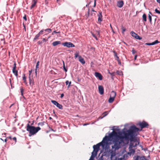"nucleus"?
I'll return each mask as SVG.
<instances>
[{
  "label": "nucleus",
  "instance_id": "bb28decb",
  "mask_svg": "<svg viewBox=\"0 0 160 160\" xmlns=\"http://www.w3.org/2000/svg\"><path fill=\"white\" fill-rule=\"evenodd\" d=\"M121 29L122 30V33L123 34H124V32L126 30V29L123 27L122 25L121 26Z\"/></svg>",
  "mask_w": 160,
  "mask_h": 160
},
{
  "label": "nucleus",
  "instance_id": "72a5a7b5",
  "mask_svg": "<svg viewBox=\"0 0 160 160\" xmlns=\"http://www.w3.org/2000/svg\"><path fill=\"white\" fill-rule=\"evenodd\" d=\"M136 37L135 38H136L137 39L140 40L142 39V38L140 37L139 35H138V34H137V35L136 36Z\"/></svg>",
  "mask_w": 160,
  "mask_h": 160
},
{
  "label": "nucleus",
  "instance_id": "cd10ccee",
  "mask_svg": "<svg viewBox=\"0 0 160 160\" xmlns=\"http://www.w3.org/2000/svg\"><path fill=\"white\" fill-rule=\"evenodd\" d=\"M20 92L21 93V95L24 98L23 94V92L24 91V89L22 87H21L20 88Z\"/></svg>",
  "mask_w": 160,
  "mask_h": 160
},
{
  "label": "nucleus",
  "instance_id": "a211bd4d",
  "mask_svg": "<svg viewBox=\"0 0 160 160\" xmlns=\"http://www.w3.org/2000/svg\"><path fill=\"white\" fill-rule=\"evenodd\" d=\"M98 152H96V151H94V150H93V151L92 152V156H93L94 157H95L97 155V153Z\"/></svg>",
  "mask_w": 160,
  "mask_h": 160
},
{
  "label": "nucleus",
  "instance_id": "f8f14e48",
  "mask_svg": "<svg viewBox=\"0 0 160 160\" xmlns=\"http://www.w3.org/2000/svg\"><path fill=\"white\" fill-rule=\"evenodd\" d=\"M12 73L14 74L15 76L16 77L17 79L18 78V71L17 70H16V69H12Z\"/></svg>",
  "mask_w": 160,
  "mask_h": 160
},
{
  "label": "nucleus",
  "instance_id": "a19ab883",
  "mask_svg": "<svg viewBox=\"0 0 160 160\" xmlns=\"http://www.w3.org/2000/svg\"><path fill=\"white\" fill-rule=\"evenodd\" d=\"M154 42V43L155 44H157L159 42L158 40H155Z\"/></svg>",
  "mask_w": 160,
  "mask_h": 160
},
{
  "label": "nucleus",
  "instance_id": "4c0bfd02",
  "mask_svg": "<svg viewBox=\"0 0 160 160\" xmlns=\"http://www.w3.org/2000/svg\"><path fill=\"white\" fill-rule=\"evenodd\" d=\"M79 56V55H78V53L77 52L75 54V58H76L78 57V56Z\"/></svg>",
  "mask_w": 160,
  "mask_h": 160
},
{
  "label": "nucleus",
  "instance_id": "864d4df0",
  "mask_svg": "<svg viewBox=\"0 0 160 160\" xmlns=\"http://www.w3.org/2000/svg\"><path fill=\"white\" fill-rule=\"evenodd\" d=\"M42 41H43V42H47V41H48V40H46V39L45 38H43L42 39Z\"/></svg>",
  "mask_w": 160,
  "mask_h": 160
},
{
  "label": "nucleus",
  "instance_id": "6e6d98bb",
  "mask_svg": "<svg viewBox=\"0 0 160 160\" xmlns=\"http://www.w3.org/2000/svg\"><path fill=\"white\" fill-rule=\"evenodd\" d=\"M64 96V95L63 93L61 94V95L60 98H62Z\"/></svg>",
  "mask_w": 160,
  "mask_h": 160
},
{
  "label": "nucleus",
  "instance_id": "2f4dec72",
  "mask_svg": "<svg viewBox=\"0 0 160 160\" xmlns=\"http://www.w3.org/2000/svg\"><path fill=\"white\" fill-rule=\"evenodd\" d=\"M140 160H148V159H147L145 156H143L140 157Z\"/></svg>",
  "mask_w": 160,
  "mask_h": 160
},
{
  "label": "nucleus",
  "instance_id": "ea45409f",
  "mask_svg": "<svg viewBox=\"0 0 160 160\" xmlns=\"http://www.w3.org/2000/svg\"><path fill=\"white\" fill-rule=\"evenodd\" d=\"M16 64L15 62L13 64V67L12 69H16Z\"/></svg>",
  "mask_w": 160,
  "mask_h": 160
},
{
  "label": "nucleus",
  "instance_id": "7ed1b4c3",
  "mask_svg": "<svg viewBox=\"0 0 160 160\" xmlns=\"http://www.w3.org/2000/svg\"><path fill=\"white\" fill-rule=\"evenodd\" d=\"M139 125L141 129L145 128H148L149 126L148 123L144 121H143L142 122H139Z\"/></svg>",
  "mask_w": 160,
  "mask_h": 160
},
{
  "label": "nucleus",
  "instance_id": "09e8293b",
  "mask_svg": "<svg viewBox=\"0 0 160 160\" xmlns=\"http://www.w3.org/2000/svg\"><path fill=\"white\" fill-rule=\"evenodd\" d=\"M23 18L26 21L27 20V19L26 18V15H25L23 17Z\"/></svg>",
  "mask_w": 160,
  "mask_h": 160
},
{
  "label": "nucleus",
  "instance_id": "c9c22d12",
  "mask_svg": "<svg viewBox=\"0 0 160 160\" xmlns=\"http://www.w3.org/2000/svg\"><path fill=\"white\" fill-rule=\"evenodd\" d=\"M44 30L45 29H43L41 31H40L39 32V33L40 34V35H42V34L43 33L42 32L44 31Z\"/></svg>",
  "mask_w": 160,
  "mask_h": 160
},
{
  "label": "nucleus",
  "instance_id": "13d9d810",
  "mask_svg": "<svg viewBox=\"0 0 160 160\" xmlns=\"http://www.w3.org/2000/svg\"><path fill=\"white\" fill-rule=\"evenodd\" d=\"M1 41H4V43H5V41H4V38H2L1 39Z\"/></svg>",
  "mask_w": 160,
  "mask_h": 160
},
{
  "label": "nucleus",
  "instance_id": "4be33fe9",
  "mask_svg": "<svg viewBox=\"0 0 160 160\" xmlns=\"http://www.w3.org/2000/svg\"><path fill=\"white\" fill-rule=\"evenodd\" d=\"M142 19L143 21L144 22H146L147 21V17L146 14L145 13H144L143 14L142 16Z\"/></svg>",
  "mask_w": 160,
  "mask_h": 160
},
{
  "label": "nucleus",
  "instance_id": "f03ea898",
  "mask_svg": "<svg viewBox=\"0 0 160 160\" xmlns=\"http://www.w3.org/2000/svg\"><path fill=\"white\" fill-rule=\"evenodd\" d=\"M41 129V128L39 127H35L30 125L28 123L27 125L26 130L29 132L28 136L31 137L37 133Z\"/></svg>",
  "mask_w": 160,
  "mask_h": 160
},
{
  "label": "nucleus",
  "instance_id": "37998d69",
  "mask_svg": "<svg viewBox=\"0 0 160 160\" xmlns=\"http://www.w3.org/2000/svg\"><path fill=\"white\" fill-rule=\"evenodd\" d=\"M113 52L114 53V56L115 57H116L118 56L117 54L115 51H113Z\"/></svg>",
  "mask_w": 160,
  "mask_h": 160
},
{
  "label": "nucleus",
  "instance_id": "f3484780",
  "mask_svg": "<svg viewBox=\"0 0 160 160\" xmlns=\"http://www.w3.org/2000/svg\"><path fill=\"white\" fill-rule=\"evenodd\" d=\"M22 79L24 81V82L25 83V84L26 85H27L28 83L26 81V77L25 76V74L24 73L23 75Z\"/></svg>",
  "mask_w": 160,
  "mask_h": 160
},
{
  "label": "nucleus",
  "instance_id": "4468645a",
  "mask_svg": "<svg viewBox=\"0 0 160 160\" xmlns=\"http://www.w3.org/2000/svg\"><path fill=\"white\" fill-rule=\"evenodd\" d=\"M93 148L94 151H96V152H98L100 149L99 147L97 146V145H93Z\"/></svg>",
  "mask_w": 160,
  "mask_h": 160
},
{
  "label": "nucleus",
  "instance_id": "7c9ffc66",
  "mask_svg": "<svg viewBox=\"0 0 160 160\" xmlns=\"http://www.w3.org/2000/svg\"><path fill=\"white\" fill-rule=\"evenodd\" d=\"M65 83H66V85H68V84H69L68 85V88L70 86V85L71 83V82H69L67 80L66 81Z\"/></svg>",
  "mask_w": 160,
  "mask_h": 160
},
{
  "label": "nucleus",
  "instance_id": "9d476101",
  "mask_svg": "<svg viewBox=\"0 0 160 160\" xmlns=\"http://www.w3.org/2000/svg\"><path fill=\"white\" fill-rule=\"evenodd\" d=\"M37 0H32V4L30 8L31 9H32L35 6L37 3Z\"/></svg>",
  "mask_w": 160,
  "mask_h": 160
},
{
  "label": "nucleus",
  "instance_id": "5701e85b",
  "mask_svg": "<svg viewBox=\"0 0 160 160\" xmlns=\"http://www.w3.org/2000/svg\"><path fill=\"white\" fill-rule=\"evenodd\" d=\"M114 98L110 97L108 100V102L110 103H112L114 101Z\"/></svg>",
  "mask_w": 160,
  "mask_h": 160
},
{
  "label": "nucleus",
  "instance_id": "20e7f679",
  "mask_svg": "<svg viewBox=\"0 0 160 160\" xmlns=\"http://www.w3.org/2000/svg\"><path fill=\"white\" fill-rule=\"evenodd\" d=\"M62 45L64 47H66L68 48L74 47V45L71 42H66L62 44Z\"/></svg>",
  "mask_w": 160,
  "mask_h": 160
},
{
  "label": "nucleus",
  "instance_id": "2eb2a0df",
  "mask_svg": "<svg viewBox=\"0 0 160 160\" xmlns=\"http://www.w3.org/2000/svg\"><path fill=\"white\" fill-rule=\"evenodd\" d=\"M152 13L151 12H149V13L148 15V17L149 19V22L150 23H152Z\"/></svg>",
  "mask_w": 160,
  "mask_h": 160
},
{
  "label": "nucleus",
  "instance_id": "de8ad7c7",
  "mask_svg": "<svg viewBox=\"0 0 160 160\" xmlns=\"http://www.w3.org/2000/svg\"><path fill=\"white\" fill-rule=\"evenodd\" d=\"M118 62V64H119V65H121V61H120V60H118V61H117Z\"/></svg>",
  "mask_w": 160,
  "mask_h": 160
},
{
  "label": "nucleus",
  "instance_id": "58836bf2",
  "mask_svg": "<svg viewBox=\"0 0 160 160\" xmlns=\"http://www.w3.org/2000/svg\"><path fill=\"white\" fill-rule=\"evenodd\" d=\"M32 72V70H30L29 71V77H31V75Z\"/></svg>",
  "mask_w": 160,
  "mask_h": 160
},
{
  "label": "nucleus",
  "instance_id": "423d86ee",
  "mask_svg": "<svg viewBox=\"0 0 160 160\" xmlns=\"http://www.w3.org/2000/svg\"><path fill=\"white\" fill-rule=\"evenodd\" d=\"M29 81L30 86L32 87L34 85V81L32 77H29Z\"/></svg>",
  "mask_w": 160,
  "mask_h": 160
},
{
  "label": "nucleus",
  "instance_id": "338daca9",
  "mask_svg": "<svg viewBox=\"0 0 160 160\" xmlns=\"http://www.w3.org/2000/svg\"><path fill=\"white\" fill-rule=\"evenodd\" d=\"M155 45V44L154 42L151 43L152 45Z\"/></svg>",
  "mask_w": 160,
  "mask_h": 160
},
{
  "label": "nucleus",
  "instance_id": "f257e3e1",
  "mask_svg": "<svg viewBox=\"0 0 160 160\" xmlns=\"http://www.w3.org/2000/svg\"><path fill=\"white\" fill-rule=\"evenodd\" d=\"M117 127L118 128V126ZM113 130V131L109 134V136H105L102 142L97 144V146L99 148L101 146L104 147L109 141L112 140L114 145L112 146V149H114L115 150H118L120 148V144L123 142L124 140H129L130 138L131 141H133L135 132L139 131V129L135 125H133L128 130L125 128L122 131L118 128Z\"/></svg>",
  "mask_w": 160,
  "mask_h": 160
},
{
  "label": "nucleus",
  "instance_id": "6e6552de",
  "mask_svg": "<svg viewBox=\"0 0 160 160\" xmlns=\"http://www.w3.org/2000/svg\"><path fill=\"white\" fill-rule=\"evenodd\" d=\"M99 93L100 95H102L104 93V89L102 86L99 85L98 87Z\"/></svg>",
  "mask_w": 160,
  "mask_h": 160
},
{
  "label": "nucleus",
  "instance_id": "c756f323",
  "mask_svg": "<svg viewBox=\"0 0 160 160\" xmlns=\"http://www.w3.org/2000/svg\"><path fill=\"white\" fill-rule=\"evenodd\" d=\"M52 103L54 105L56 106L58 104V102L54 100H52L51 101Z\"/></svg>",
  "mask_w": 160,
  "mask_h": 160
},
{
  "label": "nucleus",
  "instance_id": "f704fd0d",
  "mask_svg": "<svg viewBox=\"0 0 160 160\" xmlns=\"http://www.w3.org/2000/svg\"><path fill=\"white\" fill-rule=\"evenodd\" d=\"M60 33V31H58V32H57L56 31V30H54V31L52 32V35H53L54 34V33Z\"/></svg>",
  "mask_w": 160,
  "mask_h": 160
},
{
  "label": "nucleus",
  "instance_id": "79ce46f5",
  "mask_svg": "<svg viewBox=\"0 0 160 160\" xmlns=\"http://www.w3.org/2000/svg\"><path fill=\"white\" fill-rule=\"evenodd\" d=\"M94 158V157H93L92 156H91L89 160H93Z\"/></svg>",
  "mask_w": 160,
  "mask_h": 160
},
{
  "label": "nucleus",
  "instance_id": "aec40b11",
  "mask_svg": "<svg viewBox=\"0 0 160 160\" xmlns=\"http://www.w3.org/2000/svg\"><path fill=\"white\" fill-rule=\"evenodd\" d=\"M56 106L59 109H63V107H62V105L58 103V104H57L56 105Z\"/></svg>",
  "mask_w": 160,
  "mask_h": 160
},
{
  "label": "nucleus",
  "instance_id": "ddd939ff",
  "mask_svg": "<svg viewBox=\"0 0 160 160\" xmlns=\"http://www.w3.org/2000/svg\"><path fill=\"white\" fill-rule=\"evenodd\" d=\"M116 92L114 91H112L111 93L110 97L115 98L116 96Z\"/></svg>",
  "mask_w": 160,
  "mask_h": 160
},
{
  "label": "nucleus",
  "instance_id": "473e14b6",
  "mask_svg": "<svg viewBox=\"0 0 160 160\" xmlns=\"http://www.w3.org/2000/svg\"><path fill=\"white\" fill-rule=\"evenodd\" d=\"M45 122H39L38 123V126H43L44 125Z\"/></svg>",
  "mask_w": 160,
  "mask_h": 160
},
{
  "label": "nucleus",
  "instance_id": "1a4fd4ad",
  "mask_svg": "<svg viewBox=\"0 0 160 160\" xmlns=\"http://www.w3.org/2000/svg\"><path fill=\"white\" fill-rule=\"evenodd\" d=\"M124 4V2L122 0H120L119 1H118L117 4V7L119 8H121L122 7Z\"/></svg>",
  "mask_w": 160,
  "mask_h": 160
},
{
  "label": "nucleus",
  "instance_id": "052dcab7",
  "mask_svg": "<svg viewBox=\"0 0 160 160\" xmlns=\"http://www.w3.org/2000/svg\"><path fill=\"white\" fill-rule=\"evenodd\" d=\"M23 26L24 27V30H25V31H26V27H25V25L24 24V23H23Z\"/></svg>",
  "mask_w": 160,
  "mask_h": 160
},
{
  "label": "nucleus",
  "instance_id": "8fccbe9b",
  "mask_svg": "<svg viewBox=\"0 0 160 160\" xmlns=\"http://www.w3.org/2000/svg\"><path fill=\"white\" fill-rule=\"evenodd\" d=\"M12 139L15 141L16 142H17V139L15 137H14L12 138Z\"/></svg>",
  "mask_w": 160,
  "mask_h": 160
},
{
  "label": "nucleus",
  "instance_id": "6ab92c4d",
  "mask_svg": "<svg viewBox=\"0 0 160 160\" xmlns=\"http://www.w3.org/2000/svg\"><path fill=\"white\" fill-rule=\"evenodd\" d=\"M40 35L39 33H38V34H36L35 35L34 38H33V41H35L37 39H38V38L40 37Z\"/></svg>",
  "mask_w": 160,
  "mask_h": 160
},
{
  "label": "nucleus",
  "instance_id": "e2e57ef3",
  "mask_svg": "<svg viewBox=\"0 0 160 160\" xmlns=\"http://www.w3.org/2000/svg\"><path fill=\"white\" fill-rule=\"evenodd\" d=\"M92 35L93 36V37H94L96 39H97V37L94 34H93Z\"/></svg>",
  "mask_w": 160,
  "mask_h": 160
},
{
  "label": "nucleus",
  "instance_id": "39448f33",
  "mask_svg": "<svg viewBox=\"0 0 160 160\" xmlns=\"http://www.w3.org/2000/svg\"><path fill=\"white\" fill-rule=\"evenodd\" d=\"M94 75L99 80H102L103 79L102 76L99 72H95L94 73Z\"/></svg>",
  "mask_w": 160,
  "mask_h": 160
},
{
  "label": "nucleus",
  "instance_id": "a18cd8bd",
  "mask_svg": "<svg viewBox=\"0 0 160 160\" xmlns=\"http://www.w3.org/2000/svg\"><path fill=\"white\" fill-rule=\"evenodd\" d=\"M146 45L150 46L151 45V43H146L145 44Z\"/></svg>",
  "mask_w": 160,
  "mask_h": 160
},
{
  "label": "nucleus",
  "instance_id": "680f3d73",
  "mask_svg": "<svg viewBox=\"0 0 160 160\" xmlns=\"http://www.w3.org/2000/svg\"><path fill=\"white\" fill-rule=\"evenodd\" d=\"M137 55H136L135 56H134V60H136V59H137Z\"/></svg>",
  "mask_w": 160,
  "mask_h": 160
},
{
  "label": "nucleus",
  "instance_id": "0e129e2a",
  "mask_svg": "<svg viewBox=\"0 0 160 160\" xmlns=\"http://www.w3.org/2000/svg\"><path fill=\"white\" fill-rule=\"evenodd\" d=\"M116 60H117V61H118V60H119V57L118 56L117 57H116Z\"/></svg>",
  "mask_w": 160,
  "mask_h": 160
},
{
  "label": "nucleus",
  "instance_id": "5fc2aeb1",
  "mask_svg": "<svg viewBox=\"0 0 160 160\" xmlns=\"http://www.w3.org/2000/svg\"><path fill=\"white\" fill-rule=\"evenodd\" d=\"M103 118H104V117H103V116H102V117L100 116V117H99V118H98V119H99V120Z\"/></svg>",
  "mask_w": 160,
  "mask_h": 160
},
{
  "label": "nucleus",
  "instance_id": "b1692460",
  "mask_svg": "<svg viewBox=\"0 0 160 160\" xmlns=\"http://www.w3.org/2000/svg\"><path fill=\"white\" fill-rule=\"evenodd\" d=\"M90 9L88 8V12L87 13H86L85 15V16L86 18H88L89 16L90 15L89 14Z\"/></svg>",
  "mask_w": 160,
  "mask_h": 160
},
{
  "label": "nucleus",
  "instance_id": "9b49d317",
  "mask_svg": "<svg viewBox=\"0 0 160 160\" xmlns=\"http://www.w3.org/2000/svg\"><path fill=\"white\" fill-rule=\"evenodd\" d=\"M78 59L79 61L82 64H84L85 63V60L81 56H78Z\"/></svg>",
  "mask_w": 160,
  "mask_h": 160
},
{
  "label": "nucleus",
  "instance_id": "c85d7f7f",
  "mask_svg": "<svg viewBox=\"0 0 160 160\" xmlns=\"http://www.w3.org/2000/svg\"><path fill=\"white\" fill-rule=\"evenodd\" d=\"M63 69L65 72H67L68 71V69L67 68H66L65 67L64 62L63 61Z\"/></svg>",
  "mask_w": 160,
  "mask_h": 160
},
{
  "label": "nucleus",
  "instance_id": "a878e982",
  "mask_svg": "<svg viewBox=\"0 0 160 160\" xmlns=\"http://www.w3.org/2000/svg\"><path fill=\"white\" fill-rule=\"evenodd\" d=\"M44 31L47 32L48 33H50L52 31V30L50 28H47L44 30Z\"/></svg>",
  "mask_w": 160,
  "mask_h": 160
},
{
  "label": "nucleus",
  "instance_id": "49530a36",
  "mask_svg": "<svg viewBox=\"0 0 160 160\" xmlns=\"http://www.w3.org/2000/svg\"><path fill=\"white\" fill-rule=\"evenodd\" d=\"M48 0H45V3L46 5H47L48 4Z\"/></svg>",
  "mask_w": 160,
  "mask_h": 160
},
{
  "label": "nucleus",
  "instance_id": "4d7b16f0",
  "mask_svg": "<svg viewBox=\"0 0 160 160\" xmlns=\"http://www.w3.org/2000/svg\"><path fill=\"white\" fill-rule=\"evenodd\" d=\"M91 49L94 51L95 50V48H94L93 47H91Z\"/></svg>",
  "mask_w": 160,
  "mask_h": 160
},
{
  "label": "nucleus",
  "instance_id": "412c9836",
  "mask_svg": "<svg viewBox=\"0 0 160 160\" xmlns=\"http://www.w3.org/2000/svg\"><path fill=\"white\" fill-rule=\"evenodd\" d=\"M130 33L132 36L134 37L135 38L136 37V36L138 34L137 33L134 32L133 31H131L130 32Z\"/></svg>",
  "mask_w": 160,
  "mask_h": 160
},
{
  "label": "nucleus",
  "instance_id": "603ef678",
  "mask_svg": "<svg viewBox=\"0 0 160 160\" xmlns=\"http://www.w3.org/2000/svg\"><path fill=\"white\" fill-rule=\"evenodd\" d=\"M132 53L133 54H134L135 53V52H136L135 50H134V49H133L132 50Z\"/></svg>",
  "mask_w": 160,
  "mask_h": 160
},
{
  "label": "nucleus",
  "instance_id": "3c124183",
  "mask_svg": "<svg viewBox=\"0 0 160 160\" xmlns=\"http://www.w3.org/2000/svg\"><path fill=\"white\" fill-rule=\"evenodd\" d=\"M37 43H38V44H42V42H41V41H38V42Z\"/></svg>",
  "mask_w": 160,
  "mask_h": 160
},
{
  "label": "nucleus",
  "instance_id": "774afa93",
  "mask_svg": "<svg viewBox=\"0 0 160 160\" xmlns=\"http://www.w3.org/2000/svg\"><path fill=\"white\" fill-rule=\"evenodd\" d=\"M157 2L160 3V0H156Z\"/></svg>",
  "mask_w": 160,
  "mask_h": 160
},
{
  "label": "nucleus",
  "instance_id": "0eeeda50",
  "mask_svg": "<svg viewBox=\"0 0 160 160\" xmlns=\"http://www.w3.org/2000/svg\"><path fill=\"white\" fill-rule=\"evenodd\" d=\"M98 21L99 23H101V22L102 21V12H99L98 14Z\"/></svg>",
  "mask_w": 160,
  "mask_h": 160
},
{
  "label": "nucleus",
  "instance_id": "e433bc0d",
  "mask_svg": "<svg viewBox=\"0 0 160 160\" xmlns=\"http://www.w3.org/2000/svg\"><path fill=\"white\" fill-rule=\"evenodd\" d=\"M155 12L156 13L159 14H160V11L158 10L157 8H156L155 9Z\"/></svg>",
  "mask_w": 160,
  "mask_h": 160
},
{
  "label": "nucleus",
  "instance_id": "393cba45",
  "mask_svg": "<svg viewBox=\"0 0 160 160\" xmlns=\"http://www.w3.org/2000/svg\"><path fill=\"white\" fill-rule=\"evenodd\" d=\"M110 112V111H105L103 113H102V115H103V117H104L106 116L109 113V112Z\"/></svg>",
  "mask_w": 160,
  "mask_h": 160
},
{
  "label": "nucleus",
  "instance_id": "bf43d9fd",
  "mask_svg": "<svg viewBox=\"0 0 160 160\" xmlns=\"http://www.w3.org/2000/svg\"><path fill=\"white\" fill-rule=\"evenodd\" d=\"M37 69H35V76L36 77L37 75Z\"/></svg>",
  "mask_w": 160,
  "mask_h": 160
},
{
  "label": "nucleus",
  "instance_id": "c03bdc74",
  "mask_svg": "<svg viewBox=\"0 0 160 160\" xmlns=\"http://www.w3.org/2000/svg\"><path fill=\"white\" fill-rule=\"evenodd\" d=\"M139 158H140V157L139 156H137L136 158L135 159V160H140V159H139Z\"/></svg>",
  "mask_w": 160,
  "mask_h": 160
},
{
  "label": "nucleus",
  "instance_id": "dca6fc26",
  "mask_svg": "<svg viewBox=\"0 0 160 160\" xmlns=\"http://www.w3.org/2000/svg\"><path fill=\"white\" fill-rule=\"evenodd\" d=\"M61 43V42L60 41H56L53 42L52 45L53 46H55L58 44H60Z\"/></svg>",
  "mask_w": 160,
  "mask_h": 160
},
{
  "label": "nucleus",
  "instance_id": "69168bd1",
  "mask_svg": "<svg viewBox=\"0 0 160 160\" xmlns=\"http://www.w3.org/2000/svg\"><path fill=\"white\" fill-rule=\"evenodd\" d=\"M89 124L88 123H84L83 124V126H86V125H88Z\"/></svg>",
  "mask_w": 160,
  "mask_h": 160
}]
</instances>
